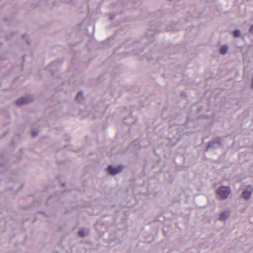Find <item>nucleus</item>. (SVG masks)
I'll use <instances>...</instances> for the list:
<instances>
[{"instance_id": "obj_1", "label": "nucleus", "mask_w": 253, "mask_h": 253, "mask_svg": "<svg viewBox=\"0 0 253 253\" xmlns=\"http://www.w3.org/2000/svg\"><path fill=\"white\" fill-rule=\"evenodd\" d=\"M34 100V97L32 95H27L26 96L21 97L18 99L16 103L17 105H22L25 104L29 103Z\"/></svg>"}, {"instance_id": "obj_2", "label": "nucleus", "mask_w": 253, "mask_h": 253, "mask_svg": "<svg viewBox=\"0 0 253 253\" xmlns=\"http://www.w3.org/2000/svg\"><path fill=\"white\" fill-rule=\"evenodd\" d=\"M220 145L221 143L219 138L214 139L208 143L206 151H208L210 149H214L219 148Z\"/></svg>"}, {"instance_id": "obj_3", "label": "nucleus", "mask_w": 253, "mask_h": 253, "mask_svg": "<svg viewBox=\"0 0 253 253\" xmlns=\"http://www.w3.org/2000/svg\"><path fill=\"white\" fill-rule=\"evenodd\" d=\"M108 172L112 175H114L118 173H119L122 169V167L121 166H118L117 167L114 168L112 165H109L107 168Z\"/></svg>"}, {"instance_id": "obj_4", "label": "nucleus", "mask_w": 253, "mask_h": 253, "mask_svg": "<svg viewBox=\"0 0 253 253\" xmlns=\"http://www.w3.org/2000/svg\"><path fill=\"white\" fill-rule=\"evenodd\" d=\"M253 191V188L251 186H249L242 193V197L245 199H248L250 198Z\"/></svg>"}, {"instance_id": "obj_5", "label": "nucleus", "mask_w": 253, "mask_h": 253, "mask_svg": "<svg viewBox=\"0 0 253 253\" xmlns=\"http://www.w3.org/2000/svg\"><path fill=\"white\" fill-rule=\"evenodd\" d=\"M230 192L231 190L229 187L222 186V199L226 198Z\"/></svg>"}, {"instance_id": "obj_6", "label": "nucleus", "mask_w": 253, "mask_h": 253, "mask_svg": "<svg viewBox=\"0 0 253 253\" xmlns=\"http://www.w3.org/2000/svg\"><path fill=\"white\" fill-rule=\"evenodd\" d=\"M216 198L219 199H221V186L218 188L216 191Z\"/></svg>"}, {"instance_id": "obj_7", "label": "nucleus", "mask_w": 253, "mask_h": 253, "mask_svg": "<svg viewBox=\"0 0 253 253\" xmlns=\"http://www.w3.org/2000/svg\"><path fill=\"white\" fill-rule=\"evenodd\" d=\"M83 98V93L82 91H80L78 93L76 96V99L79 101H81Z\"/></svg>"}, {"instance_id": "obj_8", "label": "nucleus", "mask_w": 253, "mask_h": 253, "mask_svg": "<svg viewBox=\"0 0 253 253\" xmlns=\"http://www.w3.org/2000/svg\"><path fill=\"white\" fill-rule=\"evenodd\" d=\"M87 233V232H85V230H82L78 232V235L82 237H84L86 236Z\"/></svg>"}, {"instance_id": "obj_9", "label": "nucleus", "mask_w": 253, "mask_h": 253, "mask_svg": "<svg viewBox=\"0 0 253 253\" xmlns=\"http://www.w3.org/2000/svg\"><path fill=\"white\" fill-rule=\"evenodd\" d=\"M240 35V31L239 30H236L234 32V37H238Z\"/></svg>"}, {"instance_id": "obj_10", "label": "nucleus", "mask_w": 253, "mask_h": 253, "mask_svg": "<svg viewBox=\"0 0 253 253\" xmlns=\"http://www.w3.org/2000/svg\"><path fill=\"white\" fill-rule=\"evenodd\" d=\"M222 54H225L227 52V50H228V47L226 45H222Z\"/></svg>"}, {"instance_id": "obj_11", "label": "nucleus", "mask_w": 253, "mask_h": 253, "mask_svg": "<svg viewBox=\"0 0 253 253\" xmlns=\"http://www.w3.org/2000/svg\"><path fill=\"white\" fill-rule=\"evenodd\" d=\"M222 220L225 219L227 217L229 216L228 212H222Z\"/></svg>"}, {"instance_id": "obj_12", "label": "nucleus", "mask_w": 253, "mask_h": 253, "mask_svg": "<svg viewBox=\"0 0 253 253\" xmlns=\"http://www.w3.org/2000/svg\"><path fill=\"white\" fill-rule=\"evenodd\" d=\"M32 136L35 137L38 135V132L37 131H33L32 133Z\"/></svg>"}, {"instance_id": "obj_13", "label": "nucleus", "mask_w": 253, "mask_h": 253, "mask_svg": "<svg viewBox=\"0 0 253 253\" xmlns=\"http://www.w3.org/2000/svg\"><path fill=\"white\" fill-rule=\"evenodd\" d=\"M250 32L253 33V25L252 26H251V27H250Z\"/></svg>"}, {"instance_id": "obj_14", "label": "nucleus", "mask_w": 253, "mask_h": 253, "mask_svg": "<svg viewBox=\"0 0 253 253\" xmlns=\"http://www.w3.org/2000/svg\"><path fill=\"white\" fill-rule=\"evenodd\" d=\"M218 219H219V220H221V213H220L219 214Z\"/></svg>"}, {"instance_id": "obj_15", "label": "nucleus", "mask_w": 253, "mask_h": 253, "mask_svg": "<svg viewBox=\"0 0 253 253\" xmlns=\"http://www.w3.org/2000/svg\"><path fill=\"white\" fill-rule=\"evenodd\" d=\"M219 51L220 53H221V47H220L219 48Z\"/></svg>"}, {"instance_id": "obj_16", "label": "nucleus", "mask_w": 253, "mask_h": 253, "mask_svg": "<svg viewBox=\"0 0 253 253\" xmlns=\"http://www.w3.org/2000/svg\"><path fill=\"white\" fill-rule=\"evenodd\" d=\"M65 183H62V186L63 187L65 186Z\"/></svg>"}, {"instance_id": "obj_17", "label": "nucleus", "mask_w": 253, "mask_h": 253, "mask_svg": "<svg viewBox=\"0 0 253 253\" xmlns=\"http://www.w3.org/2000/svg\"><path fill=\"white\" fill-rule=\"evenodd\" d=\"M185 92H182L181 95H185Z\"/></svg>"}, {"instance_id": "obj_18", "label": "nucleus", "mask_w": 253, "mask_h": 253, "mask_svg": "<svg viewBox=\"0 0 253 253\" xmlns=\"http://www.w3.org/2000/svg\"><path fill=\"white\" fill-rule=\"evenodd\" d=\"M110 18L111 19H113L114 18V17L111 16V17H110Z\"/></svg>"}]
</instances>
